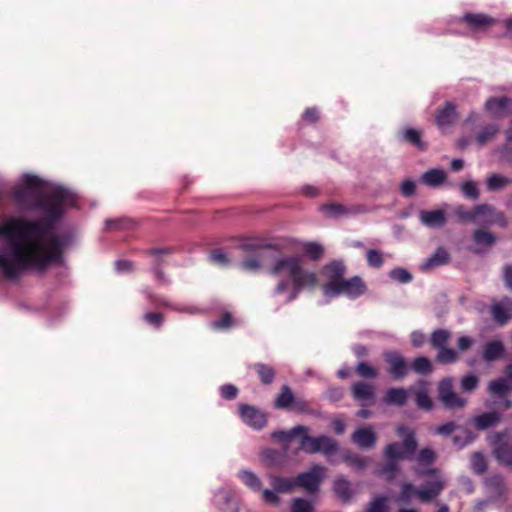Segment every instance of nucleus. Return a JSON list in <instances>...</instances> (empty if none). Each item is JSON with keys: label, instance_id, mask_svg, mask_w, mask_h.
I'll use <instances>...</instances> for the list:
<instances>
[{"label": "nucleus", "instance_id": "obj_42", "mask_svg": "<svg viewBox=\"0 0 512 512\" xmlns=\"http://www.w3.org/2000/svg\"><path fill=\"white\" fill-rule=\"evenodd\" d=\"M512 183V179L502 176L500 174L493 173L486 179V188L490 192H496L504 189L506 186Z\"/></svg>", "mask_w": 512, "mask_h": 512}, {"label": "nucleus", "instance_id": "obj_24", "mask_svg": "<svg viewBox=\"0 0 512 512\" xmlns=\"http://www.w3.org/2000/svg\"><path fill=\"white\" fill-rule=\"evenodd\" d=\"M419 220L428 228H442L447 223L446 213L442 209L421 210L419 212Z\"/></svg>", "mask_w": 512, "mask_h": 512}, {"label": "nucleus", "instance_id": "obj_58", "mask_svg": "<svg viewBox=\"0 0 512 512\" xmlns=\"http://www.w3.org/2000/svg\"><path fill=\"white\" fill-rule=\"evenodd\" d=\"M479 385V377L475 374H467L461 378L460 386L463 392H472Z\"/></svg>", "mask_w": 512, "mask_h": 512}, {"label": "nucleus", "instance_id": "obj_60", "mask_svg": "<svg viewBox=\"0 0 512 512\" xmlns=\"http://www.w3.org/2000/svg\"><path fill=\"white\" fill-rule=\"evenodd\" d=\"M454 213L460 222H474V208L468 210L464 205H458L455 207Z\"/></svg>", "mask_w": 512, "mask_h": 512}, {"label": "nucleus", "instance_id": "obj_38", "mask_svg": "<svg viewBox=\"0 0 512 512\" xmlns=\"http://www.w3.org/2000/svg\"><path fill=\"white\" fill-rule=\"evenodd\" d=\"M270 481L272 488L278 493H289L296 487L295 479L293 478L271 475Z\"/></svg>", "mask_w": 512, "mask_h": 512}, {"label": "nucleus", "instance_id": "obj_22", "mask_svg": "<svg viewBox=\"0 0 512 512\" xmlns=\"http://www.w3.org/2000/svg\"><path fill=\"white\" fill-rule=\"evenodd\" d=\"M490 313L496 323L501 326L506 324L512 318V298L504 296L500 301L494 302Z\"/></svg>", "mask_w": 512, "mask_h": 512}, {"label": "nucleus", "instance_id": "obj_6", "mask_svg": "<svg viewBox=\"0 0 512 512\" xmlns=\"http://www.w3.org/2000/svg\"><path fill=\"white\" fill-rule=\"evenodd\" d=\"M451 336V331L447 329H436L429 337L431 347L438 351L435 357L438 364L449 365L456 363L459 359L457 350L448 347Z\"/></svg>", "mask_w": 512, "mask_h": 512}, {"label": "nucleus", "instance_id": "obj_41", "mask_svg": "<svg viewBox=\"0 0 512 512\" xmlns=\"http://www.w3.org/2000/svg\"><path fill=\"white\" fill-rule=\"evenodd\" d=\"M294 394L288 385H283L280 389V393L275 399L274 406L277 409H290L292 402L294 401Z\"/></svg>", "mask_w": 512, "mask_h": 512}, {"label": "nucleus", "instance_id": "obj_3", "mask_svg": "<svg viewBox=\"0 0 512 512\" xmlns=\"http://www.w3.org/2000/svg\"><path fill=\"white\" fill-rule=\"evenodd\" d=\"M272 436L284 443H289L298 436L299 448L307 454L322 453L327 458L339 450L338 442L326 435L310 436L309 428L304 425H297L288 431H275Z\"/></svg>", "mask_w": 512, "mask_h": 512}, {"label": "nucleus", "instance_id": "obj_35", "mask_svg": "<svg viewBox=\"0 0 512 512\" xmlns=\"http://www.w3.org/2000/svg\"><path fill=\"white\" fill-rule=\"evenodd\" d=\"M143 293L146 296V299L150 303L151 307L155 309L169 308L174 311H182V309H180L177 305L173 304L171 301H169L162 295L152 293L148 289H145Z\"/></svg>", "mask_w": 512, "mask_h": 512}, {"label": "nucleus", "instance_id": "obj_54", "mask_svg": "<svg viewBox=\"0 0 512 512\" xmlns=\"http://www.w3.org/2000/svg\"><path fill=\"white\" fill-rule=\"evenodd\" d=\"M239 267L244 271L256 272L261 269L262 262L259 256L253 255L241 261Z\"/></svg>", "mask_w": 512, "mask_h": 512}, {"label": "nucleus", "instance_id": "obj_26", "mask_svg": "<svg viewBox=\"0 0 512 512\" xmlns=\"http://www.w3.org/2000/svg\"><path fill=\"white\" fill-rule=\"evenodd\" d=\"M450 261V254L444 247H438L436 251L428 257L421 265L424 271L440 267L448 264Z\"/></svg>", "mask_w": 512, "mask_h": 512}, {"label": "nucleus", "instance_id": "obj_19", "mask_svg": "<svg viewBox=\"0 0 512 512\" xmlns=\"http://www.w3.org/2000/svg\"><path fill=\"white\" fill-rule=\"evenodd\" d=\"M459 21L465 23L473 32L484 31L498 22L484 13H466Z\"/></svg>", "mask_w": 512, "mask_h": 512}, {"label": "nucleus", "instance_id": "obj_51", "mask_svg": "<svg viewBox=\"0 0 512 512\" xmlns=\"http://www.w3.org/2000/svg\"><path fill=\"white\" fill-rule=\"evenodd\" d=\"M356 373L364 379H375L378 376V371L375 367L367 362H359L355 367Z\"/></svg>", "mask_w": 512, "mask_h": 512}, {"label": "nucleus", "instance_id": "obj_4", "mask_svg": "<svg viewBox=\"0 0 512 512\" xmlns=\"http://www.w3.org/2000/svg\"><path fill=\"white\" fill-rule=\"evenodd\" d=\"M444 489V483L437 479L435 481L426 482L421 489L408 482L400 484V492L397 496V501L408 504L411 499L416 496L420 501L428 503L434 500L441 494Z\"/></svg>", "mask_w": 512, "mask_h": 512}, {"label": "nucleus", "instance_id": "obj_62", "mask_svg": "<svg viewBox=\"0 0 512 512\" xmlns=\"http://www.w3.org/2000/svg\"><path fill=\"white\" fill-rule=\"evenodd\" d=\"M387 498L379 496L370 502L366 512H387Z\"/></svg>", "mask_w": 512, "mask_h": 512}, {"label": "nucleus", "instance_id": "obj_16", "mask_svg": "<svg viewBox=\"0 0 512 512\" xmlns=\"http://www.w3.org/2000/svg\"><path fill=\"white\" fill-rule=\"evenodd\" d=\"M238 410L241 420L246 425L256 430H260L266 426V414L257 407L248 404H240Z\"/></svg>", "mask_w": 512, "mask_h": 512}, {"label": "nucleus", "instance_id": "obj_14", "mask_svg": "<svg viewBox=\"0 0 512 512\" xmlns=\"http://www.w3.org/2000/svg\"><path fill=\"white\" fill-rule=\"evenodd\" d=\"M346 272L347 268L343 260H333L323 267L322 273L327 279L323 285V292L326 296L331 293V286L338 285L344 279Z\"/></svg>", "mask_w": 512, "mask_h": 512}, {"label": "nucleus", "instance_id": "obj_8", "mask_svg": "<svg viewBox=\"0 0 512 512\" xmlns=\"http://www.w3.org/2000/svg\"><path fill=\"white\" fill-rule=\"evenodd\" d=\"M511 390V384L504 378H497L488 383L487 392L495 411H507L512 408V399L508 396Z\"/></svg>", "mask_w": 512, "mask_h": 512}, {"label": "nucleus", "instance_id": "obj_17", "mask_svg": "<svg viewBox=\"0 0 512 512\" xmlns=\"http://www.w3.org/2000/svg\"><path fill=\"white\" fill-rule=\"evenodd\" d=\"M351 393L353 398L360 403L362 407L371 406L375 403L376 391L374 385L359 381L352 385Z\"/></svg>", "mask_w": 512, "mask_h": 512}, {"label": "nucleus", "instance_id": "obj_56", "mask_svg": "<svg viewBox=\"0 0 512 512\" xmlns=\"http://www.w3.org/2000/svg\"><path fill=\"white\" fill-rule=\"evenodd\" d=\"M415 402L419 408L426 411H430L433 408V402L425 389L416 392Z\"/></svg>", "mask_w": 512, "mask_h": 512}, {"label": "nucleus", "instance_id": "obj_64", "mask_svg": "<svg viewBox=\"0 0 512 512\" xmlns=\"http://www.w3.org/2000/svg\"><path fill=\"white\" fill-rule=\"evenodd\" d=\"M262 500L270 505L278 506L280 503V497L278 496V492L274 489H264L262 490Z\"/></svg>", "mask_w": 512, "mask_h": 512}, {"label": "nucleus", "instance_id": "obj_53", "mask_svg": "<svg viewBox=\"0 0 512 512\" xmlns=\"http://www.w3.org/2000/svg\"><path fill=\"white\" fill-rule=\"evenodd\" d=\"M460 190L465 198L471 200H477L479 198V189L476 182L470 180L461 184Z\"/></svg>", "mask_w": 512, "mask_h": 512}, {"label": "nucleus", "instance_id": "obj_59", "mask_svg": "<svg viewBox=\"0 0 512 512\" xmlns=\"http://www.w3.org/2000/svg\"><path fill=\"white\" fill-rule=\"evenodd\" d=\"M234 324L235 323H234L231 313L225 312L222 314L220 319L212 322L211 326H212V328L217 329V330H227V329L232 328L234 326Z\"/></svg>", "mask_w": 512, "mask_h": 512}, {"label": "nucleus", "instance_id": "obj_1", "mask_svg": "<svg viewBox=\"0 0 512 512\" xmlns=\"http://www.w3.org/2000/svg\"><path fill=\"white\" fill-rule=\"evenodd\" d=\"M72 202V193L57 187L35 202V207L45 215L43 219L15 217L0 225V238L7 241L5 246H0V268L6 278L18 279L29 269L45 270L61 259L70 237L53 230L64 213V206Z\"/></svg>", "mask_w": 512, "mask_h": 512}, {"label": "nucleus", "instance_id": "obj_28", "mask_svg": "<svg viewBox=\"0 0 512 512\" xmlns=\"http://www.w3.org/2000/svg\"><path fill=\"white\" fill-rule=\"evenodd\" d=\"M321 211L330 218H339L342 216L357 214L362 210L359 207L348 208L342 204L330 203L321 206Z\"/></svg>", "mask_w": 512, "mask_h": 512}, {"label": "nucleus", "instance_id": "obj_61", "mask_svg": "<svg viewBox=\"0 0 512 512\" xmlns=\"http://www.w3.org/2000/svg\"><path fill=\"white\" fill-rule=\"evenodd\" d=\"M291 512H313V506L308 500L297 497L292 501Z\"/></svg>", "mask_w": 512, "mask_h": 512}, {"label": "nucleus", "instance_id": "obj_7", "mask_svg": "<svg viewBox=\"0 0 512 512\" xmlns=\"http://www.w3.org/2000/svg\"><path fill=\"white\" fill-rule=\"evenodd\" d=\"M22 186L12 193L16 204L22 208H29L43 186V181L35 175L25 174L21 178Z\"/></svg>", "mask_w": 512, "mask_h": 512}, {"label": "nucleus", "instance_id": "obj_27", "mask_svg": "<svg viewBox=\"0 0 512 512\" xmlns=\"http://www.w3.org/2000/svg\"><path fill=\"white\" fill-rule=\"evenodd\" d=\"M401 139L409 143L410 145L414 146L420 151H425L428 148V144L426 141L422 139V133L421 131L412 128V127H406L402 129L401 133Z\"/></svg>", "mask_w": 512, "mask_h": 512}, {"label": "nucleus", "instance_id": "obj_50", "mask_svg": "<svg viewBox=\"0 0 512 512\" xmlns=\"http://www.w3.org/2000/svg\"><path fill=\"white\" fill-rule=\"evenodd\" d=\"M174 252H175V250L172 247H160V248H150V249H147L145 251V254L147 256H151V257L154 258L152 266L156 265V263L159 262V268H161V265L164 262L162 256L171 255Z\"/></svg>", "mask_w": 512, "mask_h": 512}, {"label": "nucleus", "instance_id": "obj_57", "mask_svg": "<svg viewBox=\"0 0 512 512\" xmlns=\"http://www.w3.org/2000/svg\"><path fill=\"white\" fill-rule=\"evenodd\" d=\"M366 258L368 265L373 268H380L384 263L383 253L377 249H368Z\"/></svg>", "mask_w": 512, "mask_h": 512}, {"label": "nucleus", "instance_id": "obj_48", "mask_svg": "<svg viewBox=\"0 0 512 512\" xmlns=\"http://www.w3.org/2000/svg\"><path fill=\"white\" fill-rule=\"evenodd\" d=\"M475 439L476 435L471 430L462 429L461 432L453 436L452 441L455 446L461 449L474 442Z\"/></svg>", "mask_w": 512, "mask_h": 512}, {"label": "nucleus", "instance_id": "obj_18", "mask_svg": "<svg viewBox=\"0 0 512 512\" xmlns=\"http://www.w3.org/2000/svg\"><path fill=\"white\" fill-rule=\"evenodd\" d=\"M473 246L469 250L474 254H482L490 250L496 243V236L485 229H477L472 233Z\"/></svg>", "mask_w": 512, "mask_h": 512}, {"label": "nucleus", "instance_id": "obj_39", "mask_svg": "<svg viewBox=\"0 0 512 512\" xmlns=\"http://www.w3.org/2000/svg\"><path fill=\"white\" fill-rule=\"evenodd\" d=\"M333 490L335 494L344 502H347L352 497L351 483L344 477H338L333 483Z\"/></svg>", "mask_w": 512, "mask_h": 512}, {"label": "nucleus", "instance_id": "obj_10", "mask_svg": "<svg viewBox=\"0 0 512 512\" xmlns=\"http://www.w3.org/2000/svg\"><path fill=\"white\" fill-rule=\"evenodd\" d=\"M438 399L448 410L463 409L467 404V400L455 392L453 380L450 377L443 378L438 383Z\"/></svg>", "mask_w": 512, "mask_h": 512}, {"label": "nucleus", "instance_id": "obj_47", "mask_svg": "<svg viewBox=\"0 0 512 512\" xmlns=\"http://www.w3.org/2000/svg\"><path fill=\"white\" fill-rule=\"evenodd\" d=\"M412 370L420 375H427L432 373L433 365L430 359L426 356H420L414 359L412 365Z\"/></svg>", "mask_w": 512, "mask_h": 512}, {"label": "nucleus", "instance_id": "obj_32", "mask_svg": "<svg viewBox=\"0 0 512 512\" xmlns=\"http://www.w3.org/2000/svg\"><path fill=\"white\" fill-rule=\"evenodd\" d=\"M216 501L222 512H237L238 506L231 491L220 489L216 494Z\"/></svg>", "mask_w": 512, "mask_h": 512}, {"label": "nucleus", "instance_id": "obj_49", "mask_svg": "<svg viewBox=\"0 0 512 512\" xmlns=\"http://www.w3.org/2000/svg\"><path fill=\"white\" fill-rule=\"evenodd\" d=\"M398 462L392 459H386V462L380 467L378 474L388 481H392L398 472Z\"/></svg>", "mask_w": 512, "mask_h": 512}, {"label": "nucleus", "instance_id": "obj_36", "mask_svg": "<svg viewBox=\"0 0 512 512\" xmlns=\"http://www.w3.org/2000/svg\"><path fill=\"white\" fill-rule=\"evenodd\" d=\"M407 398V392L404 388H390L385 392L383 401L387 405L404 406Z\"/></svg>", "mask_w": 512, "mask_h": 512}, {"label": "nucleus", "instance_id": "obj_34", "mask_svg": "<svg viewBox=\"0 0 512 512\" xmlns=\"http://www.w3.org/2000/svg\"><path fill=\"white\" fill-rule=\"evenodd\" d=\"M447 179V174L443 169L434 168L421 175V182L429 187H438Z\"/></svg>", "mask_w": 512, "mask_h": 512}, {"label": "nucleus", "instance_id": "obj_31", "mask_svg": "<svg viewBox=\"0 0 512 512\" xmlns=\"http://www.w3.org/2000/svg\"><path fill=\"white\" fill-rule=\"evenodd\" d=\"M505 354V347L502 341H489L483 346L482 356L486 362H493Z\"/></svg>", "mask_w": 512, "mask_h": 512}, {"label": "nucleus", "instance_id": "obj_13", "mask_svg": "<svg viewBox=\"0 0 512 512\" xmlns=\"http://www.w3.org/2000/svg\"><path fill=\"white\" fill-rule=\"evenodd\" d=\"M474 223L504 226L506 221L503 212L498 211L493 205L485 203L474 207Z\"/></svg>", "mask_w": 512, "mask_h": 512}, {"label": "nucleus", "instance_id": "obj_43", "mask_svg": "<svg viewBox=\"0 0 512 512\" xmlns=\"http://www.w3.org/2000/svg\"><path fill=\"white\" fill-rule=\"evenodd\" d=\"M342 460L346 462L349 466L356 470H363L368 462L366 457L360 456L351 452L350 450H345L342 453Z\"/></svg>", "mask_w": 512, "mask_h": 512}, {"label": "nucleus", "instance_id": "obj_52", "mask_svg": "<svg viewBox=\"0 0 512 512\" xmlns=\"http://www.w3.org/2000/svg\"><path fill=\"white\" fill-rule=\"evenodd\" d=\"M143 320L156 330H160L164 324V315L160 312H146Z\"/></svg>", "mask_w": 512, "mask_h": 512}, {"label": "nucleus", "instance_id": "obj_20", "mask_svg": "<svg viewBox=\"0 0 512 512\" xmlns=\"http://www.w3.org/2000/svg\"><path fill=\"white\" fill-rule=\"evenodd\" d=\"M485 109L497 119L504 118L512 113V98L491 97L485 103Z\"/></svg>", "mask_w": 512, "mask_h": 512}, {"label": "nucleus", "instance_id": "obj_46", "mask_svg": "<svg viewBox=\"0 0 512 512\" xmlns=\"http://www.w3.org/2000/svg\"><path fill=\"white\" fill-rule=\"evenodd\" d=\"M498 132L499 125L497 124H489L483 127L476 136L478 145L484 146L487 142L492 140Z\"/></svg>", "mask_w": 512, "mask_h": 512}, {"label": "nucleus", "instance_id": "obj_25", "mask_svg": "<svg viewBox=\"0 0 512 512\" xmlns=\"http://www.w3.org/2000/svg\"><path fill=\"white\" fill-rule=\"evenodd\" d=\"M239 247L244 252H257V251L263 250V249H270V250H276V251L280 250V247L278 244L269 242L266 239L260 238V237H253V238L245 239L244 241H242L240 243Z\"/></svg>", "mask_w": 512, "mask_h": 512}, {"label": "nucleus", "instance_id": "obj_11", "mask_svg": "<svg viewBox=\"0 0 512 512\" xmlns=\"http://www.w3.org/2000/svg\"><path fill=\"white\" fill-rule=\"evenodd\" d=\"M331 293L327 297H338L346 295L350 299H356L367 291V286L360 276H353L349 279H343L338 285L330 287Z\"/></svg>", "mask_w": 512, "mask_h": 512}, {"label": "nucleus", "instance_id": "obj_63", "mask_svg": "<svg viewBox=\"0 0 512 512\" xmlns=\"http://www.w3.org/2000/svg\"><path fill=\"white\" fill-rule=\"evenodd\" d=\"M209 259L212 263L227 266L230 262L228 255L220 249H215L209 255Z\"/></svg>", "mask_w": 512, "mask_h": 512}, {"label": "nucleus", "instance_id": "obj_44", "mask_svg": "<svg viewBox=\"0 0 512 512\" xmlns=\"http://www.w3.org/2000/svg\"><path fill=\"white\" fill-rule=\"evenodd\" d=\"M302 249L304 255L313 261L320 260L324 255V247L317 242H304Z\"/></svg>", "mask_w": 512, "mask_h": 512}, {"label": "nucleus", "instance_id": "obj_40", "mask_svg": "<svg viewBox=\"0 0 512 512\" xmlns=\"http://www.w3.org/2000/svg\"><path fill=\"white\" fill-rule=\"evenodd\" d=\"M253 369L257 373L260 381L264 385H270L274 382L276 371L275 369L264 363H255Z\"/></svg>", "mask_w": 512, "mask_h": 512}, {"label": "nucleus", "instance_id": "obj_2", "mask_svg": "<svg viewBox=\"0 0 512 512\" xmlns=\"http://www.w3.org/2000/svg\"><path fill=\"white\" fill-rule=\"evenodd\" d=\"M269 274L276 277L286 275L273 289L274 296L288 293L286 303L294 301L303 290L314 289L318 283L317 274L305 269L303 259L298 255L277 258L269 268Z\"/></svg>", "mask_w": 512, "mask_h": 512}, {"label": "nucleus", "instance_id": "obj_30", "mask_svg": "<svg viewBox=\"0 0 512 512\" xmlns=\"http://www.w3.org/2000/svg\"><path fill=\"white\" fill-rule=\"evenodd\" d=\"M501 421V414L498 411L485 412L473 419V424L478 430H486L495 427Z\"/></svg>", "mask_w": 512, "mask_h": 512}, {"label": "nucleus", "instance_id": "obj_23", "mask_svg": "<svg viewBox=\"0 0 512 512\" xmlns=\"http://www.w3.org/2000/svg\"><path fill=\"white\" fill-rule=\"evenodd\" d=\"M436 460L435 452L430 448H423L419 451L416 461L417 467L414 469L415 473L419 476H430L437 472L434 468H425V466L432 465Z\"/></svg>", "mask_w": 512, "mask_h": 512}, {"label": "nucleus", "instance_id": "obj_9", "mask_svg": "<svg viewBox=\"0 0 512 512\" xmlns=\"http://www.w3.org/2000/svg\"><path fill=\"white\" fill-rule=\"evenodd\" d=\"M506 437V431H498L489 435L487 440L498 463L512 468V444L505 441Z\"/></svg>", "mask_w": 512, "mask_h": 512}, {"label": "nucleus", "instance_id": "obj_55", "mask_svg": "<svg viewBox=\"0 0 512 512\" xmlns=\"http://www.w3.org/2000/svg\"><path fill=\"white\" fill-rule=\"evenodd\" d=\"M389 277L399 283L406 284L412 281V274L404 268L397 267L389 272Z\"/></svg>", "mask_w": 512, "mask_h": 512}, {"label": "nucleus", "instance_id": "obj_12", "mask_svg": "<svg viewBox=\"0 0 512 512\" xmlns=\"http://www.w3.org/2000/svg\"><path fill=\"white\" fill-rule=\"evenodd\" d=\"M383 359L388 365L387 372L394 380L404 379L410 371L406 359L395 350H388L383 353Z\"/></svg>", "mask_w": 512, "mask_h": 512}, {"label": "nucleus", "instance_id": "obj_37", "mask_svg": "<svg viewBox=\"0 0 512 512\" xmlns=\"http://www.w3.org/2000/svg\"><path fill=\"white\" fill-rule=\"evenodd\" d=\"M238 477L252 491L259 492L262 490V481L254 472L243 469L238 472Z\"/></svg>", "mask_w": 512, "mask_h": 512}, {"label": "nucleus", "instance_id": "obj_15", "mask_svg": "<svg viewBox=\"0 0 512 512\" xmlns=\"http://www.w3.org/2000/svg\"><path fill=\"white\" fill-rule=\"evenodd\" d=\"M324 472V467L314 465L309 471L300 473L295 478L296 487H303L310 493L317 492L324 478Z\"/></svg>", "mask_w": 512, "mask_h": 512}, {"label": "nucleus", "instance_id": "obj_21", "mask_svg": "<svg viewBox=\"0 0 512 512\" xmlns=\"http://www.w3.org/2000/svg\"><path fill=\"white\" fill-rule=\"evenodd\" d=\"M351 441L360 449H371L376 445L377 434L370 425L359 427L351 435Z\"/></svg>", "mask_w": 512, "mask_h": 512}, {"label": "nucleus", "instance_id": "obj_33", "mask_svg": "<svg viewBox=\"0 0 512 512\" xmlns=\"http://www.w3.org/2000/svg\"><path fill=\"white\" fill-rule=\"evenodd\" d=\"M457 118L456 107L451 102H447L445 106L439 110L436 116V124L443 128L450 126Z\"/></svg>", "mask_w": 512, "mask_h": 512}, {"label": "nucleus", "instance_id": "obj_29", "mask_svg": "<svg viewBox=\"0 0 512 512\" xmlns=\"http://www.w3.org/2000/svg\"><path fill=\"white\" fill-rule=\"evenodd\" d=\"M487 492L493 497H501L506 490L504 477L500 474H493L484 479Z\"/></svg>", "mask_w": 512, "mask_h": 512}, {"label": "nucleus", "instance_id": "obj_45", "mask_svg": "<svg viewBox=\"0 0 512 512\" xmlns=\"http://www.w3.org/2000/svg\"><path fill=\"white\" fill-rule=\"evenodd\" d=\"M471 469L475 474L482 475L487 471V460L482 452L476 451L471 454Z\"/></svg>", "mask_w": 512, "mask_h": 512}, {"label": "nucleus", "instance_id": "obj_5", "mask_svg": "<svg viewBox=\"0 0 512 512\" xmlns=\"http://www.w3.org/2000/svg\"><path fill=\"white\" fill-rule=\"evenodd\" d=\"M397 433L404 436L403 442L388 444L384 449V457L385 459H392L397 462L402 459H410L411 456L415 454L418 447L415 433L404 425L397 427Z\"/></svg>", "mask_w": 512, "mask_h": 512}]
</instances>
